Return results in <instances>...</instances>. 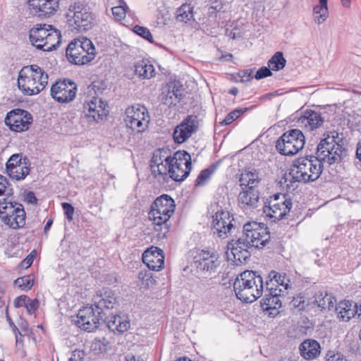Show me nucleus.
<instances>
[{"mask_svg":"<svg viewBox=\"0 0 361 361\" xmlns=\"http://www.w3.org/2000/svg\"><path fill=\"white\" fill-rule=\"evenodd\" d=\"M317 146V156L295 159L289 174L294 181L307 183L317 180L323 171V162L329 165L339 164L348 155L346 140L336 130L326 131Z\"/></svg>","mask_w":361,"mask_h":361,"instance_id":"1","label":"nucleus"},{"mask_svg":"<svg viewBox=\"0 0 361 361\" xmlns=\"http://www.w3.org/2000/svg\"><path fill=\"white\" fill-rule=\"evenodd\" d=\"M149 166L152 176L159 183H168L170 179L182 182L192 169L191 156L185 150L171 156L169 149L159 148L153 152Z\"/></svg>","mask_w":361,"mask_h":361,"instance_id":"2","label":"nucleus"},{"mask_svg":"<svg viewBox=\"0 0 361 361\" xmlns=\"http://www.w3.org/2000/svg\"><path fill=\"white\" fill-rule=\"evenodd\" d=\"M274 243L267 227L264 228L255 221L248 222L244 224L239 237L228 242L226 255L228 259L239 265L250 259L253 250L265 247L273 249Z\"/></svg>","mask_w":361,"mask_h":361,"instance_id":"3","label":"nucleus"},{"mask_svg":"<svg viewBox=\"0 0 361 361\" xmlns=\"http://www.w3.org/2000/svg\"><path fill=\"white\" fill-rule=\"evenodd\" d=\"M175 208L174 200L166 194L157 197L151 204L149 218L153 221L154 229L159 238H166L170 228L169 221Z\"/></svg>","mask_w":361,"mask_h":361,"instance_id":"4","label":"nucleus"},{"mask_svg":"<svg viewBox=\"0 0 361 361\" xmlns=\"http://www.w3.org/2000/svg\"><path fill=\"white\" fill-rule=\"evenodd\" d=\"M263 279L257 271L246 270L235 279L233 290L237 298L244 302H252L262 296Z\"/></svg>","mask_w":361,"mask_h":361,"instance_id":"5","label":"nucleus"},{"mask_svg":"<svg viewBox=\"0 0 361 361\" xmlns=\"http://www.w3.org/2000/svg\"><path fill=\"white\" fill-rule=\"evenodd\" d=\"M48 74L39 66H26L19 72L18 86L25 95L37 94L48 85Z\"/></svg>","mask_w":361,"mask_h":361,"instance_id":"6","label":"nucleus"},{"mask_svg":"<svg viewBox=\"0 0 361 361\" xmlns=\"http://www.w3.org/2000/svg\"><path fill=\"white\" fill-rule=\"evenodd\" d=\"M67 21L71 30L84 32L94 25V15L84 0H77L71 4L66 13Z\"/></svg>","mask_w":361,"mask_h":361,"instance_id":"7","label":"nucleus"},{"mask_svg":"<svg viewBox=\"0 0 361 361\" xmlns=\"http://www.w3.org/2000/svg\"><path fill=\"white\" fill-rule=\"evenodd\" d=\"M66 54L71 63L85 65L94 59L96 52L92 41L82 38L71 42L66 48Z\"/></svg>","mask_w":361,"mask_h":361,"instance_id":"8","label":"nucleus"},{"mask_svg":"<svg viewBox=\"0 0 361 361\" xmlns=\"http://www.w3.org/2000/svg\"><path fill=\"white\" fill-rule=\"evenodd\" d=\"M0 199V218L11 228L17 229L25 224V212L23 206L16 202L7 201L6 198Z\"/></svg>","mask_w":361,"mask_h":361,"instance_id":"9","label":"nucleus"},{"mask_svg":"<svg viewBox=\"0 0 361 361\" xmlns=\"http://www.w3.org/2000/svg\"><path fill=\"white\" fill-rule=\"evenodd\" d=\"M212 218V229L214 235L223 239L229 235L237 237L236 233L240 229V226L228 211L220 208Z\"/></svg>","mask_w":361,"mask_h":361,"instance_id":"10","label":"nucleus"},{"mask_svg":"<svg viewBox=\"0 0 361 361\" xmlns=\"http://www.w3.org/2000/svg\"><path fill=\"white\" fill-rule=\"evenodd\" d=\"M305 136L299 129L285 132L276 142V149L285 156H292L301 150L305 145Z\"/></svg>","mask_w":361,"mask_h":361,"instance_id":"11","label":"nucleus"},{"mask_svg":"<svg viewBox=\"0 0 361 361\" xmlns=\"http://www.w3.org/2000/svg\"><path fill=\"white\" fill-rule=\"evenodd\" d=\"M102 312V311H97L92 305L85 306L80 309L75 316L72 317V322L80 329L92 332L98 329L100 323L104 319Z\"/></svg>","mask_w":361,"mask_h":361,"instance_id":"12","label":"nucleus"},{"mask_svg":"<svg viewBox=\"0 0 361 361\" xmlns=\"http://www.w3.org/2000/svg\"><path fill=\"white\" fill-rule=\"evenodd\" d=\"M126 125L133 131L141 133L148 127L149 116L144 106L137 104L128 106L126 109Z\"/></svg>","mask_w":361,"mask_h":361,"instance_id":"13","label":"nucleus"},{"mask_svg":"<svg viewBox=\"0 0 361 361\" xmlns=\"http://www.w3.org/2000/svg\"><path fill=\"white\" fill-rule=\"evenodd\" d=\"M30 162L27 157L22 154H12L6 163V171L8 176L16 180H24L30 171Z\"/></svg>","mask_w":361,"mask_h":361,"instance_id":"14","label":"nucleus"},{"mask_svg":"<svg viewBox=\"0 0 361 361\" xmlns=\"http://www.w3.org/2000/svg\"><path fill=\"white\" fill-rule=\"evenodd\" d=\"M33 121L32 114L26 110L15 109L7 113L4 119L5 124L12 131L23 132L29 129Z\"/></svg>","mask_w":361,"mask_h":361,"instance_id":"15","label":"nucleus"},{"mask_svg":"<svg viewBox=\"0 0 361 361\" xmlns=\"http://www.w3.org/2000/svg\"><path fill=\"white\" fill-rule=\"evenodd\" d=\"M51 97L59 103L72 102L77 92V85L69 79L59 80L51 87Z\"/></svg>","mask_w":361,"mask_h":361,"instance_id":"16","label":"nucleus"},{"mask_svg":"<svg viewBox=\"0 0 361 361\" xmlns=\"http://www.w3.org/2000/svg\"><path fill=\"white\" fill-rule=\"evenodd\" d=\"M219 257L216 252L201 250L194 257V266L197 271L205 273H214L219 266Z\"/></svg>","mask_w":361,"mask_h":361,"instance_id":"17","label":"nucleus"},{"mask_svg":"<svg viewBox=\"0 0 361 361\" xmlns=\"http://www.w3.org/2000/svg\"><path fill=\"white\" fill-rule=\"evenodd\" d=\"M198 129V119L195 115H189L178 125L173 133L174 142L181 144Z\"/></svg>","mask_w":361,"mask_h":361,"instance_id":"18","label":"nucleus"},{"mask_svg":"<svg viewBox=\"0 0 361 361\" xmlns=\"http://www.w3.org/2000/svg\"><path fill=\"white\" fill-rule=\"evenodd\" d=\"M27 4L31 14L39 18H46L57 11L59 0H28Z\"/></svg>","mask_w":361,"mask_h":361,"instance_id":"19","label":"nucleus"},{"mask_svg":"<svg viewBox=\"0 0 361 361\" xmlns=\"http://www.w3.org/2000/svg\"><path fill=\"white\" fill-rule=\"evenodd\" d=\"M106 106L107 104L101 99L93 97L90 101L84 104L83 114L89 122H99L107 116Z\"/></svg>","mask_w":361,"mask_h":361,"instance_id":"20","label":"nucleus"},{"mask_svg":"<svg viewBox=\"0 0 361 361\" xmlns=\"http://www.w3.org/2000/svg\"><path fill=\"white\" fill-rule=\"evenodd\" d=\"M92 304L97 311H102L103 316L107 314V312L112 310L117 304L116 293L109 288H103L93 297Z\"/></svg>","mask_w":361,"mask_h":361,"instance_id":"21","label":"nucleus"},{"mask_svg":"<svg viewBox=\"0 0 361 361\" xmlns=\"http://www.w3.org/2000/svg\"><path fill=\"white\" fill-rule=\"evenodd\" d=\"M183 87L177 81H171L162 87L159 96L163 104L169 107L175 106L182 99Z\"/></svg>","mask_w":361,"mask_h":361,"instance_id":"22","label":"nucleus"},{"mask_svg":"<svg viewBox=\"0 0 361 361\" xmlns=\"http://www.w3.org/2000/svg\"><path fill=\"white\" fill-rule=\"evenodd\" d=\"M276 209L270 207H263V212L266 216L271 221L276 222L282 219L290 210L292 207V201L290 198H287L283 195V199L280 200V202L276 204Z\"/></svg>","mask_w":361,"mask_h":361,"instance_id":"23","label":"nucleus"},{"mask_svg":"<svg viewBox=\"0 0 361 361\" xmlns=\"http://www.w3.org/2000/svg\"><path fill=\"white\" fill-rule=\"evenodd\" d=\"M142 261L149 270L159 271L164 264L163 250L157 247H151L143 252Z\"/></svg>","mask_w":361,"mask_h":361,"instance_id":"24","label":"nucleus"},{"mask_svg":"<svg viewBox=\"0 0 361 361\" xmlns=\"http://www.w3.org/2000/svg\"><path fill=\"white\" fill-rule=\"evenodd\" d=\"M102 322L110 331L119 334L127 331L130 326L128 317L123 314H106Z\"/></svg>","mask_w":361,"mask_h":361,"instance_id":"25","label":"nucleus"},{"mask_svg":"<svg viewBox=\"0 0 361 361\" xmlns=\"http://www.w3.org/2000/svg\"><path fill=\"white\" fill-rule=\"evenodd\" d=\"M264 298L261 300L260 304L264 311H269L270 310H277L281 307V302L279 298L285 295L282 288L271 287L267 288Z\"/></svg>","mask_w":361,"mask_h":361,"instance_id":"26","label":"nucleus"},{"mask_svg":"<svg viewBox=\"0 0 361 361\" xmlns=\"http://www.w3.org/2000/svg\"><path fill=\"white\" fill-rule=\"evenodd\" d=\"M337 317L340 321L348 322L357 315V305L352 300L340 301L335 307Z\"/></svg>","mask_w":361,"mask_h":361,"instance_id":"27","label":"nucleus"},{"mask_svg":"<svg viewBox=\"0 0 361 361\" xmlns=\"http://www.w3.org/2000/svg\"><path fill=\"white\" fill-rule=\"evenodd\" d=\"M52 30V25L47 24H36L29 31V39L31 44L37 49V45L44 44L49 32Z\"/></svg>","mask_w":361,"mask_h":361,"instance_id":"28","label":"nucleus"},{"mask_svg":"<svg viewBox=\"0 0 361 361\" xmlns=\"http://www.w3.org/2000/svg\"><path fill=\"white\" fill-rule=\"evenodd\" d=\"M238 203L242 208L250 207L255 208L257 207L259 200V191L255 185L249 186L247 189H243L238 195Z\"/></svg>","mask_w":361,"mask_h":361,"instance_id":"29","label":"nucleus"},{"mask_svg":"<svg viewBox=\"0 0 361 361\" xmlns=\"http://www.w3.org/2000/svg\"><path fill=\"white\" fill-rule=\"evenodd\" d=\"M301 356L306 360L316 358L321 352L320 344L314 339H306L299 347Z\"/></svg>","mask_w":361,"mask_h":361,"instance_id":"30","label":"nucleus"},{"mask_svg":"<svg viewBox=\"0 0 361 361\" xmlns=\"http://www.w3.org/2000/svg\"><path fill=\"white\" fill-rule=\"evenodd\" d=\"M312 303L321 308V310H331L334 307L336 298L326 290H319L314 295Z\"/></svg>","mask_w":361,"mask_h":361,"instance_id":"31","label":"nucleus"},{"mask_svg":"<svg viewBox=\"0 0 361 361\" xmlns=\"http://www.w3.org/2000/svg\"><path fill=\"white\" fill-rule=\"evenodd\" d=\"M269 281L266 282V288L271 287L282 288L283 294L286 293L290 286L289 285L290 280L286 277V274H279L275 271H271L269 274Z\"/></svg>","mask_w":361,"mask_h":361,"instance_id":"32","label":"nucleus"},{"mask_svg":"<svg viewBox=\"0 0 361 361\" xmlns=\"http://www.w3.org/2000/svg\"><path fill=\"white\" fill-rule=\"evenodd\" d=\"M61 32L52 26V30L49 32L44 44L37 45V49L44 51H51L55 50L59 47L61 42Z\"/></svg>","mask_w":361,"mask_h":361,"instance_id":"33","label":"nucleus"},{"mask_svg":"<svg viewBox=\"0 0 361 361\" xmlns=\"http://www.w3.org/2000/svg\"><path fill=\"white\" fill-rule=\"evenodd\" d=\"M300 120L301 123L305 127H309L310 130L318 128L324 123V118L322 117L321 114L312 110L306 111Z\"/></svg>","mask_w":361,"mask_h":361,"instance_id":"34","label":"nucleus"},{"mask_svg":"<svg viewBox=\"0 0 361 361\" xmlns=\"http://www.w3.org/2000/svg\"><path fill=\"white\" fill-rule=\"evenodd\" d=\"M135 72L140 77L149 79L154 77L155 69L149 61L142 59L135 65Z\"/></svg>","mask_w":361,"mask_h":361,"instance_id":"35","label":"nucleus"},{"mask_svg":"<svg viewBox=\"0 0 361 361\" xmlns=\"http://www.w3.org/2000/svg\"><path fill=\"white\" fill-rule=\"evenodd\" d=\"M319 4L313 8L314 22L320 25L325 22L329 17L328 0H319Z\"/></svg>","mask_w":361,"mask_h":361,"instance_id":"36","label":"nucleus"},{"mask_svg":"<svg viewBox=\"0 0 361 361\" xmlns=\"http://www.w3.org/2000/svg\"><path fill=\"white\" fill-rule=\"evenodd\" d=\"M216 169L217 165L213 164L208 168L202 170L195 180V185L196 187L204 185L210 178L211 176L215 172Z\"/></svg>","mask_w":361,"mask_h":361,"instance_id":"37","label":"nucleus"},{"mask_svg":"<svg viewBox=\"0 0 361 361\" xmlns=\"http://www.w3.org/2000/svg\"><path fill=\"white\" fill-rule=\"evenodd\" d=\"M286 63V60L283 57L281 51L276 52L274 56L269 60L268 66L272 71H280L283 69Z\"/></svg>","mask_w":361,"mask_h":361,"instance_id":"38","label":"nucleus"},{"mask_svg":"<svg viewBox=\"0 0 361 361\" xmlns=\"http://www.w3.org/2000/svg\"><path fill=\"white\" fill-rule=\"evenodd\" d=\"M193 18V8L188 4H183L176 11L178 21L187 23Z\"/></svg>","mask_w":361,"mask_h":361,"instance_id":"39","label":"nucleus"},{"mask_svg":"<svg viewBox=\"0 0 361 361\" xmlns=\"http://www.w3.org/2000/svg\"><path fill=\"white\" fill-rule=\"evenodd\" d=\"M33 283L34 280L30 277V276L19 277L14 281V285L24 290H30L33 286Z\"/></svg>","mask_w":361,"mask_h":361,"instance_id":"40","label":"nucleus"},{"mask_svg":"<svg viewBox=\"0 0 361 361\" xmlns=\"http://www.w3.org/2000/svg\"><path fill=\"white\" fill-rule=\"evenodd\" d=\"M13 194V190L8 179L0 174V196L5 195L7 197H10Z\"/></svg>","mask_w":361,"mask_h":361,"instance_id":"41","label":"nucleus"},{"mask_svg":"<svg viewBox=\"0 0 361 361\" xmlns=\"http://www.w3.org/2000/svg\"><path fill=\"white\" fill-rule=\"evenodd\" d=\"M108 344L109 341L105 338H96L92 343L91 348L92 350L96 351L97 353H102L106 351Z\"/></svg>","mask_w":361,"mask_h":361,"instance_id":"42","label":"nucleus"},{"mask_svg":"<svg viewBox=\"0 0 361 361\" xmlns=\"http://www.w3.org/2000/svg\"><path fill=\"white\" fill-rule=\"evenodd\" d=\"M247 109H236L226 115L225 118L220 123L221 126H227L237 119L241 114L245 112Z\"/></svg>","mask_w":361,"mask_h":361,"instance_id":"43","label":"nucleus"},{"mask_svg":"<svg viewBox=\"0 0 361 361\" xmlns=\"http://www.w3.org/2000/svg\"><path fill=\"white\" fill-rule=\"evenodd\" d=\"M128 10V6L126 4V6L118 4L111 8L113 16L118 21L122 20L126 18Z\"/></svg>","mask_w":361,"mask_h":361,"instance_id":"44","label":"nucleus"},{"mask_svg":"<svg viewBox=\"0 0 361 361\" xmlns=\"http://www.w3.org/2000/svg\"><path fill=\"white\" fill-rule=\"evenodd\" d=\"M138 279L142 281V285L149 286L155 283L156 280L153 278L149 270H142L139 272Z\"/></svg>","mask_w":361,"mask_h":361,"instance_id":"45","label":"nucleus"},{"mask_svg":"<svg viewBox=\"0 0 361 361\" xmlns=\"http://www.w3.org/2000/svg\"><path fill=\"white\" fill-rule=\"evenodd\" d=\"M133 32L137 35L142 37L145 39L147 40L149 42L152 43L153 37L149 31V30L145 27L135 25L133 27Z\"/></svg>","mask_w":361,"mask_h":361,"instance_id":"46","label":"nucleus"},{"mask_svg":"<svg viewBox=\"0 0 361 361\" xmlns=\"http://www.w3.org/2000/svg\"><path fill=\"white\" fill-rule=\"evenodd\" d=\"M283 195L284 194L276 193L270 196L269 198L267 199L264 202V207H270L271 209L275 208L276 209V204L280 202L281 199H283Z\"/></svg>","mask_w":361,"mask_h":361,"instance_id":"47","label":"nucleus"},{"mask_svg":"<svg viewBox=\"0 0 361 361\" xmlns=\"http://www.w3.org/2000/svg\"><path fill=\"white\" fill-rule=\"evenodd\" d=\"M39 302L37 299L32 300L29 298V301L25 302V305H24L23 307L26 309L28 314H32L37 311V310L39 308Z\"/></svg>","mask_w":361,"mask_h":361,"instance_id":"48","label":"nucleus"},{"mask_svg":"<svg viewBox=\"0 0 361 361\" xmlns=\"http://www.w3.org/2000/svg\"><path fill=\"white\" fill-rule=\"evenodd\" d=\"M61 206L67 219L69 221H72L74 214V207L73 205L68 202H63Z\"/></svg>","mask_w":361,"mask_h":361,"instance_id":"49","label":"nucleus"},{"mask_svg":"<svg viewBox=\"0 0 361 361\" xmlns=\"http://www.w3.org/2000/svg\"><path fill=\"white\" fill-rule=\"evenodd\" d=\"M271 71L272 70L270 68L262 66L256 72L255 78L257 80H261L268 76H271L272 75Z\"/></svg>","mask_w":361,"mask_h":361,"instance_id":"50","label":"nucleus"},{"mask_svg":"<svg viewBox=\"0 0 361 361\" xmlns=\"http://www.w3.org/2000/svg\"><path fill=\"white\" fill-rule=\"evenodd\" d=\"M238 76L240 78V81L242 82L250 81L253 78L252 71L251 69L240 71L238 73Z\"/></svg>","mask_w":361,"mask_h":361,"instance_id":"51","label":"nucleus"},{"mask_svg":"<svg viewBox=\"0 0 361 361\" xmlns=\"http://www.w3.org/2000/svg\"><path fill=\"white\" fill-rule=\"evenodd\" d=\"M85 355V350L75 349L72 352L69 361H83Z\"/></svg>","mask_w":361,"mask_h":361,"instance_id":"52","label":"nucleus"},{"mask_svg":"<svg viewBox=\"0 0 361 361\" xmlns=\"http://www.w3.org/2000/svg\"><path fill=\"white\" fill-rule=\"evenodd\" d=\"M26 301H29V297L26 295H21L14 300L13 305L16 308L24 307Z\"/></svg>","mask_w":361,"mask_h":361,"instance_id":"53","label":"nucleus"},{"mask_svg":"<svg viewBox=\"0 0 361 361\" xmlns=\"http://www.w3.org/2000/svg\"><path fill=\"white\" fill-rule=\"evenodd\" d=\"M37 255V252L35 250H32L27 257L25 259H23L22 262V264L23 266H25L26 267H29L32 264L34 259Z\"/></svg>","mask_w":361,"mask_h":361,"instance_id":"54","label":"nucleus"},{"mask_svg":"<svg viewBox=\"0 0 361 361\" xmlns=\"http://www.w3.org/2000/svg\"><path fill=\"white\" fill-rule=\"evenodd\" d=\"M249 176H252V174L250 172L242 174L241 177L239 179L240 185L242 187L245 186L244 188H243V190L247 189L250 186L249 183H247Z\"/></svg>","mask_w":361,"mask_h":361,"instance_id":"55","label":"nucleus"},{"mask_svg":"<svg viewBox=\"0 0 361 361\" xmlns=\"http://www.w3.org/2000/svg\"><path fill=\"white\" fill-rule=\"evenodd\" d=\"M6 320L10 326V327L12 329L13 333L17 335V334H19V336L20 337L23 336V335L21 334L20 331H19V329H18V327L16 326V324H14V322H13V320L11 319V317L9 316L8 313L7 312L6 313Z\"/></svg>","mask_w":361,"mask_h":361,"instance_id":"56","label":"nucleus"},{"mask_svg":"<svg viewBox=\"0 0 361 361\" xmlns=\"http://www.w3.org/2000/svg\"><path fill=\"white\" fill-rule=\"evenodd\" d=\"M210 8L213 9L214 11H215L216 12H224V4L222 3V1L221 0L214 1L212 3Z\"/></svg>","mask_w":361,"mask_h":361,"instance_id":"57","label":"nucleus"},{"mask_svg":"<svg viewBox=\"0 0 361 361\" xmlns=\"http://www.w3.org/2000/svg\"><path fill=\"white\" fill-rule=\"evenodd\" d=\"M292 302L293 306L298 308L299 310H302L305 308V300L302 297L293 298Z\"/></svg>","mask_w":361,"mask_h":361,"instance_id":"58","label":"nucleus"},{"mask_svg":"<svg viewBox=\"0 0 361 361\" xmlns=\"http://www.w3.org/2000/svg\"><path fill=\"white\" fill-rule=\"evenodd\" d=\"M25 199L28 203H31L33 204H36L37 203V199L32 191H29L26 194Z\"/></svg>","mask_w":361,"mask_h":361,"instance_id":"59","label":"nucleus"},{"mask_svg":"<svg viewBox=\"0 0 361 361\" xmlns=\"http://www.w3.org/2000/svg\"><path fill=\"white\" fill-rule=\"evenodd\" d=\"M326 361H346L343 355L340 353L334 354L326 359Z\"/></svg>","mask_w":361,"mask_h":361,"instance_id":"60","label":"nucleus"},{"mask_svg":"<svg viewBox=\"0 0 361 361\" xmlns=\"http://www.w3.org/2000/svg\"><path fill=\"white\" fill-rule=\"evenodd\" d=\"M252 176L248 177L247 183L249 185H255L257 186V184L259 183V179L257 178V176L253 173H251Z\"/></svg>","mask_w":361,"mask_h":361,"instance_id":"61","label":"nucleus"},{"mask_svg":"<svg viewBox=\"0 0 361 361\" xmlns=\"http://www.w3.org/2000/svg\"><path fill=\"white\" fill-rule=\"evenodd\" d=\"M92 90L95 92V93L97 92H102V91L104 90V88L100 87V84L98 82H93L92 83Z\"/></svg>","mask_w":361,"mask_h":361,"instance_id":"62","label":"nucleus"},{"mask_svg":"<svg viewBox=\"0 0 361 361\" xmlns=\"http://www.w3.org/2000/svg\"><path fill=\"white\" fill-rule=\"evenodd\" d=\"M52 224H53V220L51 219H49L47 221V223H46V224H45V226L44 227V233L45 235L47 234V233L49 231Z\"/></svg>","mask_w":361,"mask_h":361,"instance_id":"63","label":"nucleus"},{"mask_svg":"<svg viewBox=\"0 0 361 361\" xmlns=\"http://www.w3.org/2000/svg\"><path fill=\"white\" fill-rule=\"evenodd\" d=\"M356 157L360 161H361V140L357 144Z\"/></svg>","mask_w":361,"mask_h":361,"instance_id":"64","label":"nucleus"}]
</instances>
